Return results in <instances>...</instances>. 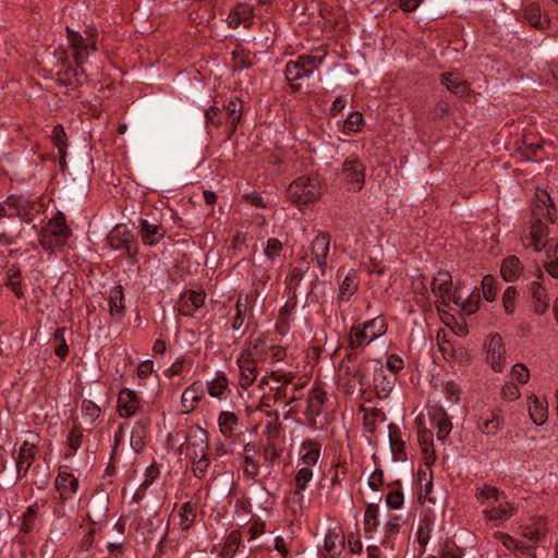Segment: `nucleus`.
<instances>
[{"instance_id": "f257e3e1", "label": "nucleus", "mask_w": 558, "mask_h": 558, "mask_svg": "<svg viewBox=\"0 0 558 558\" xmlns=\"http://www.w3.org/2000/svg\"><path fill=\"white\" fill-rule=\"evenodd\" d=\"M432 293L439 305L448 306L453 303L465 314H473L478 310L481 295L476 288H468L459 284L451 292L452 278L447 271H439L430 283Z\"/></svg>"}, {"instance_id": "f03ea898", "label": "nucleus", "mask_w": 558, "mask_h": 558, "mask_svg": "<svg viewBox=\"0 0 558 558\" xmlns=\"http://www.w3.org/2000/svg\"><path fill=\"white\" fill-rule=\"evenodd\" d=\"M475 497L483 507V517L496 526L511 519L517 513L515 505L505 492L492 485H483L475 490Z\"/></svg>"}, {"instance_id": "7ed1b4c3", "label": "nucleus", "mask_w": 558, "mask_h": 558, "mask_svg": "<svg viewBox=\"0 0 558 558\" xmlns=\"http://www.w3.org/2000/svg\"><path fill=\"white\" fill-rule=\"evenodd\" d=\"M357 376L360 386L366 388L373 385L379 398H387L396 385L395 374L376 360L364 361Z\"/></svg>"}, {"instance_id": "20e7f679", "label": "nucleus", "mask_w": 558, "mask_h": 558, "mask_svg": "<svg viewBox=\"0 0 558 558\" xmlns=\"http://www.w3.org/2000/svg\"><path fill=\"white\" fill-rule=\"evenodd\" d=\"M71 234V230L66 226L63 213L59 211L51 218L47 226L40 232V245L46 251H51L58 246H62Z\"/></svg>"}, {"instance_id": "39448f33", "label": "nucleus", "mask_w": 558, "mask_h": 558, "mask_svg": "<svg viewBox=\"0 0 558 558\" xmlns=\"http://www.w3.org/2000/svg\"><path fill=\"white\" fill-rule=\"evenodd\" d=\"M324 56L317 58L315 56L303 54L295 60H290L286 64L284 75L287 81L291 84L293 89L300 87L299 81L307 78L318 70L322 64Z\"/></svg>"}, {"instance_id": "423d86ee", "label": "nucleus", "mask_w": 558, "mask_h": 558, "mask_svg": "<svg viewBox=\"0 0 558 558\" xmlns=\"http://www.w3.org/2000/svg\"><path fill=\"white\" fill-rule=\"evenodd\" d=\"M387 331L386 320L383 316H377L366 320L362 325L351 328L349 339L352 347H365L384 336Z\"/></svg>"}, {"instance_id": "0eeeda50", "label": "nucleus", "mask_w": 558, "mask_h": 558, "mask_svg": "<svg viewBox=\"0 0 558 558\" xmlns=\"http://www.w3.org/2000/svg\"><path fill=\"white\" fill-rule=\"evenodd\" d=\"M320 196V185L315 178L300 177L288 189V197L299 206L310 204Z\"/></svg>"}, {"instance_id": "6e6552de", "label": "nucleus", "mask_w": 558, "mask_h": 558, "mask_svg": "<svg viewBox=\"0 0 558 558\" xmlns=\"http://www.w3.org/2000/svg\"><path fill=\"white\" fill-rule=\"evenodd\" d=\"M522 244L535 252L544 251L549 244V230L539 219L530 223L521 236Z\"/></svg>"}, {"instance_id": "1a4fd4ad", "label": "nucleus", "mask_w": 558, "mask_h": 558, "mask_svg": "<svg viewBox=\"0 0 558 558\" xmlns=\"http://www.w3.org/2000/svg\"><path fill=\"white\" fill-rule=\"evenodd\" d=\"M505 423L501 408H493L483 412L476 418L477 430L485 436H495Z\"/></svg>"}, {"instance_id": "9d476101", "label": "nucleus", "mask_w": 558, "mask_h": 558, "mask_svg": "<svg viewBox=\"0 0 558 558\" xmlns=\"http://www.w3.org/2000/svg\"><path fill=\"white\" fill-rule=\"evenodd\" d=\"M330 242L331 238L328 233L318 232L311 243L312 258L320 269L322 275H325L329 263Z\"/></svg>"}, {"instance_id": "9b49d317", "label": "nucleus", "mask_w": 558, "mask_h": 558, "mask_svg": "<svg viewBox=\"0 0 558 558\" xmlns=\"http://www.w3.org/2000/svg\"><path fill=\"white\" fill-rule=\"evenodd\" d=\"M208 434L201 426H192L186 435V457L193 458L208 453Z\"/></svg>"}, {"instance_id": "f8f14e48", "label": "nucleus", "mask_w": 558, "mask_h": 558, "mask_svg": "<svg viewBox=\"0 0 558 558\" xmlns=\"http://www.w3.org/2000/svg\"><path fill=\"white\" fill-rule=\"evenodd\" d=\"M61 500L73 499L78 489V480L68 468H61L54 481Z\"/></svg>"}, {"instance_id": "ddd939ff", "label": "nucleus", "mask_w": 558, "mask_h": 558, "mask_svg": "<svg viewBox=\"0 0 558 558\" xmlns=\"http://www.w3.org/2000/svg\"><path fill=\"white\" fill-rule=\"evenodd\" d=\"M142 400L138 393L130 388H123L119 391L117 409L121 417L130 418L141 409Z\"/></svg>"}, {"instance_id": "4468645a", "label": "nucleus", "mask_w": 558, "mask_h": 558, "mask_svg": "<svg viewBox=\"0 0 558 558\" xmlns=\"http://www.w3.org/2000/svg\"><path fill=\"white\" fill-rule=\"evenodd\" d=\"M342 173L351 190L359 191L364 185L365 170L357 158L345 159L342 165Z\"/></svg>"}, {"instance_id": "2eb2a0df", "label": "nucleus", "mask_w": 558, "mask_h": 558, "mask_svg": "<svg viewBox=\"0 0 558 558\" xmlns=\"http://www.w3.org/2000/svg\"><path fill=\"white\" fill-rule=\"evenodd\" d=\"M313 469L307 466L298 465V471L294 477L295 490L293 493V504L296 507L293 511L302 512L304 508V492L307 489L310 482L313 480Z\"/></svg>"}, {"instance_id": "dca6fc26", "label": "nucleus", "mask_w": 558, "mask_h": 558, "mask_svg": "<svg viewBox=\"0 0 558 558\" xmlns=\"http://www.w3.org/2000/svg\"><path fill=\"white\" fill-rule=\"evenodd\" d=\"M437 344L439 352L446 361H462L465 357L464 348L457 341L454 337L448 338L446 331H438Z\"/></svg>"}, {"instance_id": "f3484780", "label": "nucleus", "mask_w": 558, "mask_h": 558, "mask_svg": "<svg viewBox=\"0 0 558 558\" xmlns=\"http://www.w3.org/2000/svg\"><path fill=\"white\" fill-rule=\"evenodd\" d=\"M268 344L269 341L266 336L262 333H253L248 341L245 343L242 353L258 363L267 362L268 360Z\"/></svg>"}, {"instance_id": "a211bd4d", "label": "nucleus", "mask_w": 558, "mask_h": 558, "mask_svg": "<svg viewBox=\"0 0 558 558\" xmlns=\"http://www.w3.org/2000/svg\"><path fill=\"white\" fill-rule=\"evenodd\" d=\"M66 32L75 63L77 66H82L86 62L89 52L95 50V47L89 45L81 34L70 27H66Z\"/></svg>"}, {"instance_id": "6ab92c4d", "label": "nucleus", "mask_w": 558, "mask_h": 558, "mask_svg": "<svg viewBox=\"0 0 558 558\" xmlns=\"http://www.w3.org/2000/svg\"><path fill=\"white\" fill-rule=\"evenodd\" d=\"M505 354L502 338L499 335L492 336L487 343L486 359L494 372L500 373L504 369Z\"/></svg>"}, {"instance_id": "aec40b11", "label": "nucleus", "mask_w": 558, "mask_h": 558, "mask_svg": "<svg viewBox=\"0 0 558 558\" xmlns=\"http://www.w3.org/2000/svg\"><path fill=\"white\" fill-rule=\"evenodd\" d=\"M363 362L353 363L342 361L339 367V383L344 387L347 393H353L360 385L357 369L362 367Z\"/></svg>"}, {"instance_id": "412c9836", "label": "nucleus", "mask_w": 558, "mask_h": 558, "mask_svg": "<svg viewBox=\"0 0 558 558\" xmlns=\"http://www.w3.org/2000/svg\"><path fill=\"white\" fill-rule=\"evenodd\" d=\"M205 302V293L202 288L184 291L180 296L179 311L184 316H192Z\"/></svg>"}, {"instance_id": "4be33fe9", "label": "nucleus", "mask_w": 558, "mask_h": 558, "mask_svg": "<svg viewBox=\"0 0 558 558\" xmlns=\"http://www.w3.org/2000/svg\"><path fill=\"white\" fill-rule=\"evenodd\" d=\"M140 235L144 245L155 246L165 238L166 229L157 222L141 219Z\"/></svg>"}, {"instance_id": "5701e85b", "label": "nucleus", "mask_w": 558, "mask_h": 558, "mask_svg": "<svg viewBox=\"0 0 558 558\" xmlns=\"http://www.w3.org/2000/svg\"><path fill=\"white\" fill-rule=\"evenodd\" d=\"M253 7L246 3H239L233 7L227 15V23L231 27H248L253 23Z\"/></svg>"}, {"instance_id": "b1692460", "label": "nucleus", "mask_w": 558, "mask_h": 558, "mask_svg": "<svg viewBox=\"0 0 558 558\" xmlns=\"http://www.w3.org/2000/svg\"><path fill=\"white\" fill-rule=\"evenodd\" d=\"M543 271L537 268V280L531 283V296L533 302L534 312L536 314H544L549 306V298L543 287L541 279H543Z\"/></svg>"}, {"instance_id": "393cba45", "label": "nucleus", "mask_w": 558, "mask_h": 558, "mask_svg": "<svg viewBox=\"0 0 558 558\" xmlns=\"http://www.w3.org/2000/svg\"><path fill=\"white\" fill-rule=\"evenodd\" d=\"M204 398V386L201 381L190 385L181 396L182 413H191Z\"/></svg>"}, {"instance_id": "a878e982", "label": "nucleus", "mask_w": 558, "mask_h": 558, "mask_svg": "<svg viewBox=\"0 0 558 558\" xmlns=\"http://www.w3.org/2000/svg\"><path fill=\"white\" fill-rule=\"evenodd\" d=\"M320 457L319 446L312 439L304 440L300 446L298 465L312 468L317 464Z\"/></svg>"}, {"instance_id": "bb28decb", "label": "nucleus", "mask_w": 558, "mask_h": 558, "mask_svg": "<svg viewBox=\"0 0 558 558\" xmlns=\"http://www.w3.org/2000/svg\"><path fill=\"white\" fill-rule=\"evenodd\" d=\"M527 410L535 425L541 426L547 421L548 403L545 399H541L537 396L529 397Z\"/></svg>"}, {"instance_id": "cd10ccee", "label": "nucleus", "mask_w": 558, "mask_h": 558, "mask_svg": "<svg viewBox=\"0 0 558 558\" xmlns=\"http://www.w3.org/2000/svg\"><path fill=\"white\" fill-rule=\"evenodd\" d=\"M258 364V362L245 356V354L241 352V355L238 359V365L241 373V385L243 387H247L254 383L257 377Z\"/></svg>"}, {"instance_id": "c85d7f7f", "label": "nucleus", "mask_w": 558, "mask_h": 558, "mask_svg": "<svg viewBox=\"0 0 558 558\" xmlns=\"http://www.w3.org/2000/svg\"><path fill=\"white\" fill-rule=\"evenodd\" d=\"M430 425L437 429L436 436L439 441H445L452 430L451 420L442 409H437L430 414Z\"/></svg>"}, {"instance_id": "c756f323", "label": "nucleus", "mask_w": 558, "mask_h": 558, "mask_svg": "<svg viewBox=\"0 0 558 558\" xmlns=\"http://www.w3.org/2000/svg\"><path fill=\"white\" fill-rule=\"evenodd\" d=\"M493 536L510 553H521L524 555H532V546L531 545H525L524 542L518 541L505 532L496 531L493 534Z\"/></svg>"}, {"instance_id": "7c9ffc66", "label": "nucleus", "mask_w": 558, "mask_h": 558, "mask_svg": "<svg viewBox=\"0 0 558 558\" xmlns=\"http://www.w3.org/2000/svg\"><path fill=\"white\" fill-rule=\"evenodd\" d=\"M344 547V537L336 532L328 531L324 538V549L326 551V556L323 558H338Z\"/></svg>"}, {"instance_id": "2f4dec72", "label": "nucleus", "mask_w": 558, "mask_h": 558, "mask_svg": "<svg viewBox=\"0 0 558 558\" xmlns=\"http://www.w3.org/2000/svg\"><path fill=\"white\" fill-rule=\"evenodd\" d=\"M36 454V446L28 440H25L19 450L16 460V469L17 473L22 472L25 474L29 466L32 465Z\"/></svg>"}, {"instance_id": "473e14b6", "label": "nucleus", "mask_w": 558, "mask_h": 558, "mask_svg": "<svg viewBox=\"0 0 558 558\" xmlns=\"http://www.w3.org/2000/svg\"><path fill=\"white\" fill-rule=\"evenodd\" d=\"M364 126V119L361 112L352 111L344 120L337 122L338 130L344 135H352L360 132Z\"/></svg>"}, {"instance_id": "72a5a7b5", "label": "nucleus", "mask_w": 558, "mask_h": 558, "mask_svg": "<svg viewBox=\"0 0 558 558\" xmlns=\"http://www.w3.org/2000/svg\"><path fill=\"white\" fill-rule=\"evenodd\" d=\"M219 432L226 437L231 438L236 434L239 427V416L231 411H222L218 416Z\"/></svg>"}, {"instance_id": "f704fd0d", "label": "nucleus", "mask_w": 558, "mask_h": 558, "mask_svg": "<svg viewBox=\"0 0 558 558\" xmlns=\"http://www.w3.org/2000/svg\"><path fill=\"white\" fill-rule=\"evenodd\" d=\"M521 271V262L517 256L511 255L504 259L500 267V274L505 281H515L520 276Z\"/></svg>"}, {"instance_id": "c9c22d12", "label": "nucleus", "mask_w": 558, "mask_h": 558, "mask_svg": "<svg viewBox=\"0 0 558 558\" xmlns=\"http://www.w3.org/2000/svg\"><path fill=\"white\" fill-rule=\"evenodd\" d=\"M229 387V380L225 373L218 372L216 376L206 383L208 395L215 399H221Z\"/></svg>"}, {"instance_id": "e433bc0d", "label": "nucleus", "mask_w": 558, "mask_h": 558, "mask_svg": "<svg viewBox=\"0 0 558 558\" xmlns=\"http://www.w3.org/2000/svg\"><path fill=\"white\" fill-rule=\"evenodd\" d=\"M546 527L545 523L542 520L533 521L531 524H527L522 530V536L530 542L532 549L535 547L542 537L545 535Z\"/></svg>"}, {"instance_id": "4c0bfd02", "label": "nucleus", "mask_w": 558, "mask_h": 558, "mask_svg": "<svg viewBox=\"0 0 558 558\" xmlns=\"http://www.w3.org/2000/svg\"><path fill=\"white\" fill-rule=\"evenodd\" d=\"M544 268L549 276L558 279V240L545 252Z\"/></svg>"}, {"instance_id": "58836bf2", "label": "nucleus", "mask_w": 558, "mask_h": 558, "mask_svg": "<svg viewBox=\"0 0 558 558\" xmlns=\"http://www.w3.org/2000/svg\"><path fill=\"white\" fill-rule=\"evenodd\" d=\"M441 83L454 94L463 95L468 90V83L457 73H445L441 75Z\"/></svg>"}, {"instance_id": "ea45409f", "label": "nucleus", "mask_w": 558, "mask_h": 558, "mask_svg": "<svg viewBox=\"0 0 558 558\" xmlns=\"http://www.w3.org/2000/svg\"><path fill=\"white\" fill-rule=\"evenodd\" d=\"M109 310L112 317L120 319L123 316V292L121 287H114L109 294Z\"/></svg>"}, {"instance_id": "a19ab883", "label": "nucleus", "mask_w": 558, "mask_h": 558, "mask_svg": "<svg viewBox=\"0 0 558 558\" xmlns=\"http://www.w3.org/2000/svg\"><path fill=\"white\" fill-rule=\"evenodd\" d=\"M260 293L259 288L255 287L250 293L245 295L240 294L235 303V312L251 313Z\"/></svg>"}, {"instance_id": "79ce46f5", "label": "nucleus", "mask_w": 558, "mask_h": 558, "mask_svg": "<svg viewBox=\"0 0 558 558\" xmlns=\"http://www.w3.org/2000/svg\"><path fill=\"white\" fill-rule=\"evenodd\" d=\"M418 442L424 453L426 464H429L435 459V449L433 444V435L429 430L423 429L418 433Z\"/></svg>"}, {"instance_id": "37998d69", "label": "nucleus", "mask_w": 558, "mask_h": 558, "mask_svg": "<svg viewBox=\"0 0 558 558\" xmlns=\"http://www.w3.org/2000/svg\"><path fill=\"white\" fill-rule=\"evenodd\" d=\"M196 505L187 501L181 506L179 512V525L182 530H187L192 526L196 518Z\"/></svg>"}, {"instance_id": "c03bdc74", "label": "nucleus", "mask_w": 558, "mask_h": 558, "mask_svg": "<svg viewBox=\"0 0 558 558\" xmlns=\"http://www.w3.org/2000/svg\"><path fill=\"white\" fill-rule=\"evenodd\" d=\"M535 198H536V203H537L536 204L537 208L539 210H542V208H541V204H542L545 209V213H543V214L546 215L549 218V220L554 222L556 220V206L553 203L549 194L545 190H537L535 193Z\"/></svg>"}, {"instance_id": "a18cd8bd", "label": "nucleus", "mask_w": 558, "mask_h": 558, "mask_svg": "<svg viewBox=\"0 0 558 558\" xmlns=\"http://www.w3.org/2000/svg\"><path fill=\"white\" fill-rule=\"evenodd\" d=\"M525 19L535 28H545L549 21L546 16H543L541 9L537 5H530L525 10Z\"/></svg>"}, {"instance_id": "49530a36", "label": "nucleus", "mask_w": 558, "mask_h": 558, "mask_svg": "<svg viewBox=\"0 0 558 558\" xmlns=\"http://www.w3.org/2000/svg\"><path fill=\"white\" fill-rule=\"evenodd\" d=\"M192 462V471L198 478L205 477L210 465L208 453L190 458Z\"/></svg>"}, {"instance_id": "de8ad7c7", "label": "nucleus", "mask_w": 558, "mask_h": 558, "mask_svg": "<svg viewBox=\"0 0 558 558\" xmlns=\"http://www.w3.org/2000/svg\"><path fill=\"white\" fill-rule=\"evenodd\" d=\"M440 391L446 396L448 402L451 404H457L459 402L461 389L454 381H442L440 384Z\"/></svg>"}, {"instance_id": "09e8293b", "label": "nucleus", "mask_w": 558, "mask_h": 558, "mask_svg": "<svg viewBox=\"0 0 558 558\" xmlns=\"http://www.w3.org/2000/svg\"><path fill=\"white\" fill-rule=\"evenodd\" d=\"M357 289V279L354 274H348L340 284V298L341 300H349Z\"/></svg>"}, {"instance_id": "8fccbe9b", "label": "nucleus", "mask_w": 558, "mask_h": 558, "mask_svg": "<svg viewBox=\"0 0 558 558\" xmlns=\"http://www.w3.org/2000/svg\"><path fill=\"white\" fill-rule=\"evenodd\" d=\"M282 243L278 239H269L264 248V256L269 263H274L282 253Z\"/></svg>"}, {"instance_id": "3c124183", "label": "nucleus", "mask_w": 558, "mask_h": 558, "mask_svg": "<svg viewBox=\"0 0 558 558\" xmlns=\"http://www.w3.org/2000/svg\"><path fill=\"white\" fill-rule=\"evenodd\" d=\"M145 440H146L145 427L140 424L134 425V427L132 428L131 438H130L131 447L136 452H140L144 447Z\"/></svg>"}, {"instance_id": "603ef678", "label": "nucleus", "mask_w": 558, "mask_h": 558, "mask_svg": "<svg viewBox=\"0 0 558 558\" xmlns=\"http://www.w3.org/2000/svg\"><path fill=\"white\" fill-rule=\"evenodd\" d=\"M100 408L92 400L85 399L82 402V415L88 423H94L100 416Z\"/></svg>"}, {"instance_id": "864d4df0", "label": "nucleus", "mask_w": 558, "mask_h": 558, "mask_svg": "<svg viewBox=\"0 0 558 558\" xmlns=\"http://www.w3.org/2000/svg\"><path fill=\"white\" fill-rule=\"evenodd\" d=\"M21 215L19 198L10 196L0 203V217H14Z\"/></svg>"}, {"instance_id": "5fc2aeb1", "label": "nucleus", "mask_w": 558, "mask_h": 558, "mask_svg": "<svg viewBox=\"0 0 558 558\" xmlns=\"http://www.w3.org/2000/svg\"><path fill=\"white\" fill-rule=\"evenodd\" d=\"M242 105L241 101L238 98H230L228 102L225 106L226 111L229 114V118L231 120V124L234 128L235 124L240 121Z\"/></svg>"}, {"instance_id": "6e6d98bb", "label": "nucleus", "mask_w": 558, "mask_h": 558, "mask_svg": "<svg viewBox=\"0 0 558 558\" xmlns=\"http://www.w3.org/2000/svg\"><path fill=\"white\" fill-rule=\"evenodd\" d=\"M496 280L493 276L487 275L482 280L483 295L487 302H493L496 299Z\"/></svg>"}, {"instance_id": "4d7b16f0", "label": "nucleus", "mask_w": 558, "mask_h": 558, "mask_svg": "<svg viewBox=\"0 0 558 558\" xmlns=\"http://www.w3.org/2000/svg\"><path fill=\"white\" fill-rule=\"evenodd\" d=\"M398 427L396 425H388L389 444L393 454H398L403 450V441L399 438Z\"/></svg>"}, {"instance_id": "13d9d810", "label": "nucleus", "mask_w": 558, "mask_h": 558, "mask_svg": "<svg viewBox=\"0 0 558 558\" xmlns=\"http://www.w3.org/2000/svg\"><path fill=\"white\" fill-rule=\"evenodd\" d=\"M517 290L513 287H508L502 295V305L507 314H512L515 307Z\"/></svg>"}, {"instance_id": "bf43d9fd", "label": "nucleus", "mask_w": 558, "mask_h": 558, "mask_svg": "<svg viewBox=\"0 0 558 558\" xmlns=\"http://www.w3.org/2000/svg\"><path fill=\"white\" fill-rule=\"evenodd\" d=\"M378 511L379 506L377 504H369L367 506L364 514L366 529H374L378 525Z\"/></svg>"}, {"instance_id": "052dcab7", "label": "nucleus", "mask_w": 558, "mask_h": 558, "mask_svg": "<svg viewBox=\"0 0 558 558\" xmlns=\"http://www.w3.org/2000/svg\"><path fill=\"white\" fill-rule=\"evenodd\" d=\"M404 496L400 490H391L386 496V505L389 509L397 510L402 508Z\"/></svg>"}, {"instance_id": "680f3d73", "label": "nucleus", "mask_w": 558, "mask_h": 558, "mask_svg": "<svg viewBox=\"0 0 558 558\" xmlns=\"http://www.w3.org/2000/svg\"><path fill=\"white\" fill-rule=\"evenodd\" d=\"M511 376L518 383L526 384L530 378V372L525 365L518 363L512 366Z\"/></svg>"}, {"instance_id": "e2e57ef3", "label": "nucleus", "mask_w": 558, "mask_h": 558, "mask_svg": "<svg viewBox=\"0 0 558 558\" xmlns=\"http://www.w3.org/2000/svg\"><path fill=\"white\" fill-rule=\"evenodd\" d=\"M159 474L160 471L155 465V463L149 464L144 472V480L141 484V487H149L158 478Z\"/></svg>"}, {"instance_id": "0e129e2a", "label": "nucleus", "mask_w": 558, "mask_h": 558, "mask_svg": "<svg viewBox=\"0 0 558 558\" xmlns=\"http://www.w3.org/2000/svg\"><path fill=\"white\" fill-rule=\"evenodd\" d=\"M243 473L246 477L253 480L258 475L259 466L257 462L250 456H245L243 459Z\"/></svg>"}, {"instance_id": "69168bd1", "label": "nucleus", "mask_w": 558, "mask_h": 558, "mask_svg": "<svg viewBox=\"0 0 558 558\" xmlns=\"http://www.w3.org/2000/svg\"><path fill=\"white\" fill-rule=\"evenodd\" d=\"M268 360L267 362L274 363L284 360L286 357V350L279 345H275L269 342L268 350H267Z\"/></svg>"}, {"instance_id": "338daca9", "label": "nucleus", "mask_w": 558, "mask_h": 558, "mask_svg": "<svg viewBox=\"0 0 558 558\" xmlns=\"http://www.w3.org/2000/svg\"><path fill=\"white\" fill-rule=\"evenodd\" d=\"M154 372V363L150 360L143 361L137 367V377L141 380L138 385H143L144 381L149 375Z\"/></svg>"}, {"instance_id": "774afa93", "label": "nucleus", "mask_w": 558, "mask_h": 558, "mask_svg": "<svg viewBox=\"0 0 558 558\" xmlns=\"http://www.w3.org/2000/svg\"><path fill=\"white\" fill-rule=\"evenodd\" d=\"M520 389L514 384H506L501 390V397L506 401H514L520 397Z\"/></svg>"}]
</instances>
